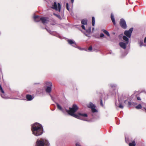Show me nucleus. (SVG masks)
<instances>
[{"instance_id": "f257e3e1", "label": "nucleus", "mask_w": 146, "mask_h": 146, "mask_svg": "<svg viewBox=\"0 0 146 146\" xmlns=\"http://www.w3.org/2000/svg\"><path fill=\"white\" fill-rule=\"evenodd\" d=\"M69 110H66V111L69 115L76 118L86 120V119L84 118L87 117V114L80 113H78L77 114L74 113L78 109L76 105L73 104L72 108H69Z\"/></svg>"}, {"instance_id": "f03ea898", "label": "nucleus", "mask_w": 146, "mask_h": 146, "mask_svg": "<svg viewBox=\"0 0 146 146\" xmlns=\"http://www.w3.org/2000/svg\"><path fill=\"white\" fill-rule=\"evenodd\" d=\"M33 133L35 136H38L43 133V129L42 125L38 123H35L31 127Z\"/></svg>"}, {"instance_id": "7ed1b4c3", "label": "nucleus", "mask_w": 146, "mask_h": 146, "mask_svg": "<svg viewBox=\"0 0 146 146\" xmlns=\"http://www.w3.org/2000/svg\"><path fill=\"white\" fill-rule=\"evenodd\" d=\"M48 141L45 139H37L36 142V146H49Z\"/></svg>"}, {"instance_id": "20e7f679", "label": "nucleus", "mask_w": 146, "mask_h": 146, "mask_svg": "<svg viewBox=\"0 0 146 146\" xmlns=\"http://www.w3.org/2000/svg\"><path fill=\"white\" fill-rule=\"evenodd\" d=\"M51 8L56 11L58 10L59 12H60L61 9L60 4L59 3H58L57 5L56 2H54L52 6L51 7Z\"/></svg>"}, {"instance_id": "39448f33", "label": "nucleus", "mask_w": 146, "mask_h": 146, "mask_svg": "<svg viewBox=\"0 0 146 146\" xmlns=\"http://www.w3.org/2000/svg\"><path fill=\"white\" fill-rule=\"evenodd\" d=\"M119 24L121 27L122 28L124 29H125L126 28L127 25L126 22L124 19H122L120 20Z\"/></svg>"}, {"instance_id": "423d86ee", "label": "nucleus", "mask_w": 146, "mask_h": 146, "mask_svg": "<svg viewBox=\"0 0 146 146\" xmlns=\"http://www.w3.org/2000/svg\"><path fill=\"white\" fill-rule=\"evenodd\" d=\"M133 31V28H131L129 30L125 31L124 32V34L127 37L130 38Z\"/></svg>"}, {"instance_id": "0eeeda50", "label": "nucleus", "mask_w": 146, "mask_h": 146, "mask_svg": "<svg viewBox=\"0 0 146 146\" xmlns=\"http://www.w3.org/2000/svg\"><path fill=\"white\" fill-rule=\"evenodd\" d=\"M48 19V18L46 17H42L40 18V20L43 24L47 23L49 21Z\"/></svg>"}, {"instance_id": "6e6552de", "label": "nucleus", "mask_w": 146, "mask_h": 146, "mask_svg": "<svg viewBox=\"0 0 146 146\" xmlns=\"http://www.w3.org/2000/svg\"><path fill=\"white\" fill-rule=\"evenodd\" d=\"M127 44L126 43H124L123 42H121L119 43V45L120 46L123 48L124 49H125L126 48V45Z\"/></svg>"}, {"instance_id": "1a4fd4ad", "label": "nucleus", "mask_w": 146, "mask_h": 146, "mask_svg": "<svg viewBox=\"0 0 146 146\" xmlns=\"http://www.w3.org/2000/svg\"><path fill=\"white\" fill-rule=\"evenodd\" d=\"M68 43L70 44H73L72 46L74 47H76V43L73 40H68Z\"/></svg>"}, {"instance_id": "9d476101", "label": "nucleus", "mask_w": 146, "mask_h": 146, "mask_svg": "<svg viewBox=\"0 0 146 146\" xmlns=\"http://www.w3.org/2000/svg\"><path fill=\"white\" fill-rule=\"evenodd\" d=\"M87 107L91 109L93 108H95L96 107L95 106L92 102H90V103L87 105Z\"/></svg>"}, {"instance_id": "9b49d317", "label": "nucleus", "mask_w": 146, "mask_h": 146, "mask_svg": "<svg viewBox=\"0 0 146 146\" xmlns=\"http://www.w3.org/2000/svg\"><path fill=\"white\" fill-rule=\"evenodd\" d=\"M34 19L35 21L36 22H38L40 21V18L38 15L35 16L34 17Z\"/></svg>"}, {"instance_id": "f8f14e48", "label": "nucleus", "mask_w": 146, "mask_h": 146, "mask_svg": "<svg viewBox=\"0 0 146 146\" xmlns=\"http://www.w3.org/2000/svg\"><path fill=\"white\" fill-rule=\"evenodd\" d=\"M111 21L113 22V23L114 25H115V19L114 18V16L112 14H111Z\"/></svg>"}, {"instance_id": "ddd939ff", "label": "nucleus", "mask_w": 146, "mask_h": 146, "mask_svg": "<svg viewBox=\"0 0 146 146\" xmlns=\"http://www.w3.org/2000/svg\"><path fill=\"white\" fill-rule=\"evenodd\" d=\"M52 87L48 86L46 90V92L47 93H50L51 92L52 90Z\"/></svg>"}, {"instance_id": "4468645a", "label": "nucleus", "mask_w": 146, "mask_h": 146, "mask_svg": "<svg viewBox=\"0 0 146 146\" xmlns=\"http://www.w3.org/2000/svg\"><path fill=\"white\" fill-rule=\"evenodd\" d=\"M26 98L28 101L31 100L33 99L31 95L29 94L27 95Z\"/></svg>"}, {"instance_id": "2eb2a0df", "label": "nucleus", "mask_w": 146, "mask_h": 146, "mask_svg": "<svg viewBox=\"0 0 146 146\" xmlns=\"http://www.w3.org/2000/svg\"><path fill=\"white\" fill-rule=\"evenodd\" d=\"M123 38L125 41H126V42L127 44H128L129 42V38L126 36H124L123 37Z\"/></svg>"}, {"instance_id": "dca6fc26", "label": "nucleus", "mask_w": 146, "mask_h": 146, "mask_svg": "<svg viewBox=\"0 0 146 146\" xmlns=\"http://www.w3.org/2000/svg\"><path fill=\"white\" fill-rule=\"evenodd\" d=\"M81 23L83 25H87V20L86 19H82L81 21Z\"/></svg>"}, {"instance_id": "f3484780", "label": "nucleus", "mask_w": 146, "mask_h": 146, "mask_svg": "<svg viewBox=\"0 0 146 146\" xmlns=\"http://www.w3.org/2000/svg\"><path fill=\"white\" fill-rule=\"evenodd\" d=\"M102 31L105 34H106L107 36H110V35L109 32L105 29H103L102 30Z\"/></svg>"}, {"instance_id": "a211bd4d", "label": "nucleus", "mask_w": 146, "mask_h": 146, "mask_svg": "<svg viewBox=\"0 0 146 146\" xmlns=\"http://www.w3.org/2000/svg\"><path fill=\"white\" fill-rule=\"evenodd\" d=\"M136 143L134 141H133L132 142L129 143V146H135Z\"/></svg>"}, {"instance_id": "6ab92c4d", "label": "nucleus", "mask_w": 146, "mask_h": 146, "mask_svg": "<svg viewBox=\"0 0 146 146\" xmlns=\"http://www.w3.org/2000/svg\"><path fill=\"white\" fill-rule=\"evenodd\" d=\"M1 96L2 98H3L5 99H7L8 98L5 95V92H4V93L1 94Z\"/></svg>"}, {"instance_id": "aec40b11", "label": "nucleus", "mask_w": 146, "mask_h": 146, "mask_svg": "<svg viewBox=\"0 0 146 146\" xmlns=\"http://www.w3.org/2000/svg\"><path fill=\"white\" fill-rule=\"evenodd\" d=\"M56 104L57 108L61 111H63V109L61 107L58 103H56Z\"/></svg>"}, {"instance_id": "412c9836", "label": "nucleus", "mask_w": 146, "mask_h": 146, "mask_svg": "<svg viewBox=\"0 0 146 146\" xmlns=\"http://www.w3.org/2000/svg\"><path fill=\"white\" fill-rule=\"evenodd\" d=\"M45 84L46 85L49 86H48L52 87V84L51 82H46Z\"/></svg>"}, {"instance_id": "4be33fe9", "label": "nucleus", "mask_w": 146, "mask_h": 146, "mask_svg": "<svg viewBox=\"0 0 146 146\" xmlns=\"http://www.w3.org/2000/svg\"><path fill=\"white\" fill-rule=\"evenodd\" d=\"M95 20L94 17H93L92 18V24L93 26H94L95 25Z\"/></svg>"}, {"instance_id": "5701e85b", "label": "nucleus", "mask_w": 146, "mask_h": 146, "mask_svg": "<svg viewBox=\"0 0 146 146\" xmlns=\"http://www.w3.org/2000/svg\"><path fill=\"white\" fill-rule=\"evenodd\" d=\"M135 108L137 109H141L142 108V106L140 104H139L136 106Z\"/></svg>"}, {"instance_id": "b1692460", "label": "nucleus", "mask_w": 146, "mask_h": 146, "mask_svg": "<svg viewBox=\"0 0 146 146\" xmlns=\"http://www.w3.org/2000/svg\"><path fill=\"white\" fill-rule=\"evenodd\" d=\"M139 44L140 46H141L143 45V40H141L139 42Z\"/></svg>"}, {"instance_id": "393cba45", "label": "nucleus", "mask_w": 146, "mask_h": 146, "mask_svg": "<svg viewBox=\"0 0 146 146\" xmlns=\"http://www.w3.org/2000/svg\"><path fill=\"white\" fill-rule=\"evenodd\" d=\"M53 15H54L56 16V17H57L58 18H59L60 19L61 18V17L59 15H58L55 13H54Z\"/></svg>"}, {"instance_id": "a878e982", "label": "nucleus", "mask_w": 146, "mask_h": 146, "mask_svg": "<svg viewBox=\"0 0 146 146\" xmlns=\"http://www.w3.org/2000/svg\"><path fill=\"white\" fill-rule=\"evenodd\" d=\"M0 90L1 91V92H2V93H4V92L3 90V88L2 87V86L1 84H0Z\"/></svg>"}, {"instance_id": "bb28decb", "label": "nucleus", "mask_w": 146, "mask_h": 146, "mask_svg": "<svg viewBox=\"0 0 146 146\" xmlns=\"http://www.w3.org/2000/svg\"><path fill=\"white\" fill-rule=\"evenodd\" d=\"M92 111V112L95 113L97 111V110L94 108H93L91 109Z\"/></svg>"}, {"instance_id": "cd10ccee", "label": "nucleus", "mask_w": 146, "mask_h": 146, "mask_svg": "<svg viewBox=\"0 0 146 146\" xmlns=\"http://www.w3.org/2000/svg\"><path fill=\"white\" fill-rule=\"evenodd\" d=\"M66 8L67 9V10H68V11H69V5L68 4V3H66Z\"/></svg>"}, {"instance_id": "c85d7f7f", "label": "nucleus", "mask_w": 146, "mask_h": 146, "mask_svg": "<svg viewBox=\"0 0 146 146\" xmlns=\"http://www.w3.org/2000/svg\"><path fill=\"white\" fill-rule=\"evenodd\" d=\"M86 32L88 33H90L91 32V28H90L88 30H87Z\"/></svg>"}, {"instance_id": "c756f323", "label": "nucleus", "mask_w": 146, "mask_h": 146, "mask_svg": "<svg viewBox=\"0 0 146 146\" xmlns=\"http://www.w3.org/2000/svg\"><path fill=\"white\" fill-rule=\"evenodd\" d=\"M119 108L123 109V106L121 104H119Z\"/></svg>"}, {"instance_id": "7c9ffc66", "label": "nucleus", "mask_w": 146, "mask_h": 146, "mask_svg": "<svg viewBox=\"0 0 146 146\" xmlns=\"http://www.w3.org/2000/svg\"><path fill=\"white\" fill-rule=\"evenodd\" d=\"M92 49V47L91 46H90L88 48V50L90 51H91Z\"/></svg>"}, {"instance_id": "2f4dec72", "label": "nucleus", "mask_w": 146, "mask_h": 146, "mask_svg": "<svg viewBox=\"0 0 146 146\" xmlns=\"http://www.w3.org/2000/svg\"><path fill=\"white\" fill-rule=\"evenodd\" d=\"M100 105L102 106H103L102 100V99H101L100 100Z\"/></svg>"}, {"instance_id": "473e14b6", "label": "nucleus", "mask_w": 146, "mask_h": 146, "mask_svg": "<svg viewBox=\"0 0 146 146\" xmlns=\"http://www.w3.org/2000/svg\"><path fill=\"white\" fill-rule=\"evenodd\" d=\"M76 146H81L79 143H77L76 144Z\"/></svg>"}, {"instance_id": "72a5a7b5", "label": "nucleus", "mask_w": 146, "mask_h": 146, "mask_svg": "<svg viewBox=\"0 0 146 146\" xmlns=\"http://www.w3.org/2000/svg\"><path fill=\"white\" fill-rule=\"evenodd\" d=\"M48 32L50 33L51 32V31L50 30H48L46 28H45V29Z\"/></svg>"}, {"instance_id": "f704fd0d", "label": "nucleus", "mask_w": 146, "mask_h": 146, "mask_svg": "<svg viewBox=\"0 0 146 146\" xmlns=\"http://www.w3.org/2000/svg\"><path fill=\"white\" fill-rule=\"evenodd\" d=\"M104 35L103 34V33H101L100 34V36L101 37H104Z\"/></svg>"}, {"instance_id": "c9c22d12", "label": "nucleus", "mask_w": 146, "mask_h": 146, "mask_svg": "<svg viewBox=\"0 0 146 146\" xmlns=\"http://www.w3.org/2000/svg\"><path fill=\"white\" fill-rule=\"evenodd\" d=\"M132 104L131 103V102H128V106L129 107H130L131 105Z\"/></svg>"}, {"instance_id": "e433bc0d", "label": "nucleus", "mask_w": 146, "mask_h": 146, "mask_svg": "<svg viewBox=\"0 0 146 146\" xmlns=\"http://www.w3.org/2000/svg\"><path fill=\"white\" fill-rule=\"evenodd\" d=\"M81 27L84 30L85 29V26L83 25H82L81 26Z\"/></svg>"}, {"instance_id": "4c0bfd02", "label": "nucleus", "mask_w": 146, "mask_h": 146, "mask_svg": "<svg viewBox=\"0 0 146 146\" xmlns=\"http://www.w3.org/2000/svg\"><path fill=\"white\" fill-rule=\"evenodd\" d=\"M137 99L138 100H141V99L140 97H137Z\"/></svg>"}, {"instance_id": "58836bf2", "label": "nucleus", "mask_w": 146, "mask_h": 146, "mask_svg": "<svg viewBox=\"0 0 146 146\" xmlns=\"http://www.w3.org/2000/svg\"><path fill=\"white\" fill-rule=\"evenodd\" d=\"M144 42L145 43L146 42V37L144 39Z\"/></svg>"}, {"instance_id": "ea45409f", "label": "nucleus", "mask_w": 146, "mask_h": 146, "mask_svg": "<svg viewBox=\"0 0 146 146\" xmlns=\"http://www.w3.org/2000/svg\"><path fill=\"white\" fill-rule=\"evenodd\" d=\"M74 0H71V3H73L74 2Z\"/></svg>"}, {"instance_id": "a19ab883", "label": "nucleus", "mask_w": 146, "mask_h": 146, "mask_svg": "<svg viewBox=\"0 0 146 146\" xmlns=\"http://www.w3.org/2000/svg\"><path fill=\"white\" fill-rule=\"evenodd\" d=\"M127 101V100H125L124 102V103H125Z\"/></svg>"}, {"instance_id": "79ce46f5", "label": "nucleus", "mask_w": 146, "mask_h": 146, "mask_svg": "<svg viewBox=\"0 0 146 146\" xmlns=\"http://www.w3.org/2000/svg\"><path fill=\"white\" fill-rule=\"evenodd\" d=\"M86 35V36H88Z\"/></svg>"}]
</instances>
